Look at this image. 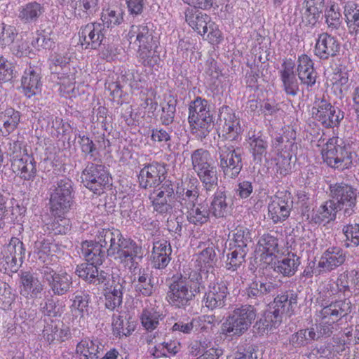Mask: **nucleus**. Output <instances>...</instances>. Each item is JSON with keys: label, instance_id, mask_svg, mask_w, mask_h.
Instances as JSON below:
<instances>
[{"label": "nucleus", "instance_id": "nucleus-47", "mask_svg": "<svg viewBox=\"0 0 359 359\" xmlns=\"http://www.w3.org/2000/svg\"><path fill=\"white\" fill-rule=\"evenodd\" d=\"M300 264L299 257L294 254H288L287 256L276 263L274 270L285 276H293Z\"/></svg>", "mask_w": 359, "mask_h": 359}, {"label": "nucleus", "instance_id": "nucleus-59", "mask_svg": "<svg viewBox=\"0 0 359 359\" xmlns=\"http://www.w3.org/2000/svg\"><path fill=\"white\" fill-rule=\"evenodd\" d=\"M234 248L248 252V243L251 241L250 231L243 226H238L233 234Z\"/></svg>", "mask_w": 359, "mask_h": 359}, {"label": "nucleus", "instance_id": "nucleus-37", "mask_svg": "<svg viewBox=\"0 0 359 359\" xmlns=\"http://www.w3.org/2000/svg\"><path fill=\"white\" fill-rule=\"evenodd\" d=\"M185 20L189 25L201 35H204L208 32L210 17L192 8H187L184 12Z\"/></svg>", "mask_w": 359, "mask_h": 359}, {"label": "nucleus", "instance_id": "nucleus-60", "mask_svg": "<svg viewBox=\"0 0 359 359\" xmlns=\"http://www.w3.org/2000/svg\"><path fill=\"white\" fill-rule=\"evenodd\" d=\"M248 252L233 248L227 256L226 267L228 270L234 271L245 262Z\"/></svg>", "mask_w": 359, "mask_h": 359}, {"label": "nucleus", "instance_id": "nucleus-52", "mask_svg": "<svg viewBox=\"0 0 359 359\" xmlns=\"http://www.w3.org/2000/svg\"><path fill=\"white\" fill-rule=\"evenodd\" d=\"M229 208L226 195L222 191L216 192L209 208L210 214L216 218H222L228 215Z\"/></svg>", "mask_w": 359, "mask_h": 359}, {"label": "nucleus", "instance_id": "nucleus-19", "mask_svg": "<svg viewBox=\"0 0 359 359\" xmlns=\"http://www.w3.org/2000/svg\"><path fill=\"white\" fill-rule=\"evenodd\" d=\"M346 260V255L342 249L338 247H332L326 250L320 257L313 273L320 275L330 272Z\"/></svg>", "mask_w": 359, "mask_h": 359}, {"label": "nucleus", "instance_id": "nucleus-17", "mask_svg": "<svg viewBox=\"0 0 359 359\" xmlns=\"http://www.w3.org/2000/svg\"><path fill=\"white\" fill-rule=\"evenodd\" d=\"M105 28L101 22H91L82 26L79 32V43L86 49L98 48L104 38Z\"/></svg>", "mask_w": 359, "mask_h": 359}, {"label": "nucleus", "instance_id": "nucleus-26", "mask_svg": "<svg viewBox=\"0 0 359 359\" xmlns=\"http://www.w3.org/2000/svg\"><path fill=\"white\" fill-rule=\"evenodd\" d=\"M165 170L163 165L158 163H152L141 169L138 175L141 187L147 189L160 184Z\"/></svg>", "mask_w": 359, "mask_h": 359}, {"label": "nucleus", "instance_id": "nucleus-56", "mask_svg": "<svg viewBox=\"0 0 359 359\" xmlns=\"http://www.w3.org/2000/svg\"><path fill=\"white\" fill-rule=\"evenodd\" d=\"M276 287V284L267 280L265 281H254L247 289L246 293L249 297H257L274 292Z\"/></svg>", "mask_w": 359, "mask_h": 359}, {"label": "nucleus", "instance_id": "nucleus-23", "mask_svg": "<svg viewBox=\"0 0 359 359\" xmlns=\"http://www.w3.org/2000/svg\"><path fill=\"white\" fill-rule=\"evenodd\" d=\"M295 63L292 59L285 60L281 65L279 76L283 90L287 95L295 97L299 92V85L294 74Z\"/></svg>", "mask_w": 359, "mask_h": 359}, {"label": "nucleus", "instance_id": "nucleus-16", "mask_svg": "<svg viewBox=\"0 0 359 359\" xmlns=\"http://www.w3.org/2000/svg\"><path fill=\"white\" fill-rule=\"evenodd\" d=\"M219 120L222 126V136L228 140H237L243 132L240 118L231 108L223 106L219 109Z\"/></svg>", "mask_w": 359, "mask_h": 359}, {"label": "nucleus", "instance_id": "nucleus-20", "mask_svg": "<svg viewBox=\"0 0 359 359\" xmlns=\"http://www.w3.org/2000/svg\"><path fill=\"white\" fill-rule=\"evenodd\" d=\"M278 240L269 233L262 235L258 240L255 258L264 264H269L278 252Z\"/></svg>", "mask_w": 359, "mask_h": 359}, {"label": "nucleus", "instance_id": "nucleus-39", "mask_svg": "<svg viewBox=\"0 0 359 359\" xmlns=\"http://www.w3.org/2000/svg\"><path fill=\"white\" fill-rule=\"evenodd\" d=\"M271 153V156L266 157V162L277 174L285 176L291 170V155L287 151Z\"/></svg>", "mask_w": 359, "mask_h": 359}, {"label": "nucleus", "instance_id": "nucleus-31", "mask_svg": "<svg viewBox=\"0 0 359 359\" xmlns=\"http://www.w3.org/2000/svg\"><path fill=\"white\" fill-rule=\"evenodd\" d=\"M297 66V72L301 83L308 88L315 85L317 73L311 58L305 54H302L298 57Z\"/></svg>", "mask_w": 359, "mask_h": 359}, {"label": "nucleus", "instance_id": "nucleus-5", "mask_svg": "<svg viewBox=\"0 0 359 359\" xmlns=\"http://www.w3.org/2000/svg\"><path fill=\"white\" fill-rule=\"evenodd\" d=\"M191 165L207 191H213L218 185L217 168L210 152L204 149L194 150L191 154Z\"/></svg>", "mask_w": 359, "mask_h": 359}, {"label": "nucleus", "instance_id": "nucleus-11", "mask_svg": "<svg viewBox=\"0 0 359 359\" xmlns=\"http://www.w3.org/2000/svg\"><path fill=\"white\" fill-rule=\"evenodd\" d=\"M69 57L66 53H55L50 60V68L53 73L58 75L60 89L66 93H69L74 89L77 69L70 68Z\"/></svg>", "mask_w": 359, "mask_h": 359}, {"label": "nucleus", "instance_id": "nucleus-4", "mask_svg": "<svg viewBox=\"0 0 359 359\" xmlns=\"http://www.w3.org/2000/svg\"><path fill=\"white\" fill-rule=\"evenodd\" d=\"M188 121L191 133L198 139L209 134L213 127V118L205 99L198 97L190 102Z\"/></svg>", "mask_w": 359, "mask_h": 359}, {"label": "nucleus", "instance_id": "nucleus-1", "mask_svg": "<svg viewBox=\"0 0 359 359\" xmlns=\"http://www.w3.org/2000/svg\"><path fill=\"white\" fill-rule=\"evenodd\" d=\"M321 306V309L316 313V320L319 323L312 325L310 327L301 330L293 334L291 341L294 346H304L312 341L330 337L333 332L334 323L351 311V302L347 299L336 301Z\"/></svg>", "mask_w": 359, "mask_h": 359}, {"label": "nucleus", "instance_id": "nucleus-7", "mask_svg": "<svg viewBox=\"0 0 359 359\" xmlns=\"http://www.w3.org/2000/svg\"><path fill=\"white\" fill-rule=\"evenodd\" d=\"M297 304V296L283 294L277 296L273 301L270 310L264 313V319L261 318L257 323L259 329H268L276 327L281 321L282 315L290 316Z\"/></svg>", "mask_w": 359, "mask_h": 359}, {"label": "nucleus", "instance_id": "nucleus-46", "mask_svg": "<svg viewBox=\"0 0 359 359\" xmlns=\"http://www.w3.org/2000/svg\"><path fill=\"white\" fill-rule=\"evenodd\" d=\"M7 251L9 255H6L5 259L9 268L15 266L18 259L22 260L25 253L22 242L15 237L11 239L7 246Z\"/></svg>", "mask_w": 359, "mask_h": 359}, {"label": "nucleus", "instance_id": "nucleus-54", "mask_svg": "<svg viewBox=\"0 0 359 359\" xmlns=\"http://www.w3.org/2000/svg\"><path fill=\"white\" fill-rule=\"evenodd\" d=\"M71 301L72 304L70 306L72 313L75 316L81 318L88 314V306L90 302V296L83 292L75 294Z\"/></svg>", "mask_w": 359, "mask_h": 359}, {"label": "nucleus", "instance_id": "nucleus-41", "mask_svg": "<svg viewBox=\"0 0 359 359\" xmlns=\"http://www.w3.org/2000/svg\"><path fill=\"white\" fill-rule=\"evenodd\" d=\"M82 255L88 262L102 264L106 257L105 250L99 244L95 239V242L85 241L81 245Z\"/></svg>", "mask_w": 359, "mask_h": 359}, {"label": "nucleus", "instance_id": "nucleus-12", "mask_svg": "<svg viewBox=\"0 0 359 359\" xmlns=\"http://www.w3.org/2000/svg\"><path fill=\"white\" fill-rule=\"evenodd\" d=\"M83 185L94 194H100L111 185V177L106 168L100 164L90 163L81 175Z\"/></svg>", "mask_w": 359, "mask_h": 359}, {"label": "nucleus", "instance_id": "nucleus-14", "mask_svg": "<svg viewBox=\"0 0 359 359\" xmlns=\"http://www.w3.org/2000/svg\"><path fill=\"white\" fill-rule=\"evenodd\" d=\"M312 117L325 128H334L339 124L344 115L341 111L325 100H316L311 109Z\"/></svg>", "mask_w": 359, "mask_h": 359}, {"label": "nucleus", "instance_id": "nucleus-15", "mask_svg": "<svg viewBox=\"0 0 359 359\" xmlns=\"http://www.w3.org/2000/svg\"><path fill=\"white\" fill-rule=\"evenodd\" d=\"M57 265L43 266L42 273L46 281L55 295L61 296L66 294L72 285V278L65 271L57 272Z\"/></svg>", "mask_w": 359, "mask_h": 359}, {"label": "nucleus", "instance_id": "nucleus-34", "mask_svg": "<svg viewBox=\"0 0 359 359\" xmlns=\"http://www.w3.org/2000/svg\"><path fill=\"white\" fill-rule=\"evenodd\" d=\"M247 142L249 145V151L252 154L253 161L256 163H261L262 162L263 157H269L271 156V151L267 154L266 149L268 148V142L265 137L260 134V133H254L252 135L249 136L247 140Z\"/></svg>", "mask_w": 359, "mask_h": 359}, {"label": "nucleus", "instance_id": "nucleus-3", "mask_svg": "<svg viewBox=\"0 0 359 359\" xmlns=\"http://www.w3.org/2000/svg\"><path fill=\"white\" fill-rule=\"evenodd\" d=\"M126 38L134 47H137L139 61L147 67H154L160 58L155 48L153 32L147 25H133Z\"/></svg>", "mask_w": 359, "mask_h": 359}, {"label": "nucleus", "instance_id": "nucleus-55", "mask_svg": "<svg viewBox=\"0 0 359 359\" xmlns=\"http://www.w3.org/2000/svg\"><path fill=\"white\" fill-rule=\"evenodd\" d=\"M105 306L113 311L121 306L123 299L122 286L116 285L107 288L104 292Z\"/></svg>", "mask_w": 359, "mask_h": 359}, {"label": "nucleus", "instance_id": "nucleus-57", "mask_svg": "<svg viewBox=\"0 0 359 359\" xmlns=\"http://www.w3.org/2000/svg\"><path fill=\"white\" fill-rule=\"evenodd\" d=\"M180 350V343L177 341H169L159 343L154 346L153 355L156 358L174 355Z\"/></svg>", "mask_w": 359, "mask_h": 359}, {"label": "nucleus", "instance_id": "nucleus-40", "mask_svg": "<svg viewBox=\"0 0 359 359\" xmlns=\"http://www.w3.org/2000/svg\"><path fill=\"white\" fill-rule=\"evenodd\" d=\"M21 118L20 112L12 107H7L0 112V131L4 136L12 133L18 126Z\"/></svg>", "mask_w": 359, "mask_h": 359}, {"label": "nucleus", "instance_id": "nucleus-9", "mask_svg": "<svg viewBox=\"0 0 359 359\" xmlns=\"http://www.w3.org/2000/svg\"><path fill=\"white\" fill-rule=\"evenodd\" d=\"M74 191L71 180L63 177L51 189L50 205L51 214H67L73 205Z\"/></svg>", "mask_w": 359, "mask_h": 359}, {"label": "nucleus", "instance_id": "nucleus-10", "mask_svg": "<svg viewBox=\"0 0 359 359\" xmlns=\"http://www.w3.org/2000/svg\"><path fill=\"white\" fill-rule=\"evenodd\" d=\"M323 161L330 167L339 170L348 168L352 164V154L346 147L339 144V138H330L321 150Z\"/></svg>", "mask_w": 359, "mask_h": 359}, {"label": "nucleus", "instance_id": "nucleus-50", "mask_svg": "<svg viewBox=\"0 0 359 359\" xmlns=\"http://www.w3.org/2000/svg\"><path fill=\"white\" fill-rule=\"evenodd\" d=\"M216 261L215 250L212 247H208L198 254L196 261V266L198 270H203L208 273L211 271L214 273Z\"/></svg>", "mask_w": 359, "mask_h": 359}, {"label": "nucleus", "instance_id": "nucleus-27", "mask_svg": "<svg viewBox=\"0 0 359 359\" xmlns=\"http://www.w3.org/2000/svg\"><path fill=\"white\" fill-rule=\"evenodd\" d=\"M41 73L38 67L29 66L24 71L21 79V87L25 96L29 98L41 92Z\"/></svg>", "mask_w": 359, "mask_h": 359}, {"label": "nucleus", "instance_id": "nucleus-61", "mask_svg": "<svg viewBox=\"0 0 359 359\" xmlns=\"http://www.w3.org/2000/svg\"><path fill=\"white\" fill-rule=\"evenodd\" d=\"M306 9L302 15V26L312 28L318 21L322 8L318 6H306Z\"/></svg>", "mask_w": 359, "mask_h": 359}, {"label": "nucleus", "instance_id": "nucleus-22", "mask_svg": "<svg viewBox=\"0 0 359 359\" xmlns=\"http://www.w3.org/2000/svg\"><path fill=\"white\" fill-rule=\"evenodd\" d=\"M340 50V43L337 38L327 34H319L316 40L314 53L320 60H327L336 56Z\"/></svg>", "mask_w": 359, "mask_h": 359}, {"label": "nucleus", "instance_id": "nucleus-48", "mask_svg": "<svg viewBox=\"0 0 359 359\" xmlns=\"http://www.w3.org/2000/svg\"><path fill=\"white\" fill-rule=\"evenodd\" d=\"M192 271L188 277V279L184 280L187 283L188 287L191 288L196 293L200 292V287H205V282H212L215 279V273H208L203 270Z\"/></svg>", "mask_w": 359, "mask_h": 359}, {"label": "nucleus", "instance_id": "nucleus-30", "mask_svg": "<svg viewBox=\"0 0 359 359\" xmlns=\"http://www.w3.org/2000/svg\"><path fill=\"white\" fill-rule=\"evenodd\" d=\"M93 262H87L76 267V273L81 278L95 285L104 284L109 278V275L106 272L101 271L99 272L97 266Z\"/></svg>", "mask_w": 359, "mask_h": 359}, {"label": "nucleus", "instance_id": "nucleus-8", "mask_svg": "<svg viewBox=\"0 0 359 359\" xmlns=\"http://www.w3.org/2000/svg\"><path fill=\"white\" fill-rule=\"evenodd\" d=\"M216 151L218 166L225 178H236L243 168L242 157L238 149L229 143L219 142Z\"/></svg>", "mask_w": 359, "mask_h": 359}, {"label": "nucleus", "instance_id": "nucleus-44", "mask_svg": "<svg viewBox=\"0 0 359 359\" xmlns=\"http://www.w3.org/2000/svg\"><path fill=\"white\" fill-rule=\"evenodd\" d=\"M34 252L37 253L39 259L44 266H52L57 265L58 257L52 253L51 243L44 238L37 240L34 243Z\"/></svg>", "mask_w": 359, "mask_h": 359}, {"label": "nucleus", "instance_id": "nucleus-21", "mask_svg": "<svg viewBox=\"0 0 359 359\" xmlns=\"http://www.w3.org/2000/svg\"><path fill=\"white\" fill-rule=\"evenodd\" d=\"M11 168L13 171L21 179L33 181L36 175V163L32 156L24 154L21 156L13 157Z\"/></svg>", "mask_w": 359, "mask_h": 359}, {"label": "nucleus", "instance_id": "nucleus-62", "mask_svg": "<svg viewBox=\"0 0 359 359\" xmlns=\"http://www.w3.org/2000/svg\"><path fill=\"white\" fill-rule=\"evenodd\" d=\"M297 244L299 245L301 251H305L306 253L312 252L316 247V235L309 230L304 231Z\"/></svg>", "mask_w": 359, "mask_h": 359}, {"label": "nucleus", "instance_id": "nucleus-2", "mask_svg": "<svg viewBox=\"0 0 359 359\" xmlns=\"http://www.w3.org/2000/svg\"><path fill=\"white\" fill-rule=\"evenodd\" d=\"M95 238L107 255L114 257L124 265L130 264V269L133 266L134 269L137 268L135 259L140 258L138 255L141 248L133 241L125 238L118 229H102L98 231Z\"/></svg>", "mask_w": 359, "mask_h": 359}, {"label": "nucleus", "instance_id": "nucleus-43", "mask_svg": "<svg viewBox=\"0 0 359 359\" xmlns=\"http://www.w3.org/2000/svg\"><path fill=\"white\" fill-rule=\"evenodd\" d=\"M67 214H52L53 218L43 225L45 232L50 235L66 234L71 227L70 220Z\"/></svg>", "mask_w": 359, "mask_h": 359}, {"label": "nucleus", "instance_id": "nucleus-24", "mask_svg": "<svg viewBox=\"0 0 359 359\" xmlns=\"http://www.w3.org/2000/svg\"><path fill=\"white\" fill-rule=\"evenodd\" d=\"M194 293L196 292L191 288L188 287L187 283L181 278L171 284L167 297L171 304L180 308L188 304Z\"/></svg>", "mask_w": 359, "mask_h": 359}, {"label": "nucleus", "instance_id": "nucleus-45", "mask_svg": "<svg viewBox=\"0 0 359 359\" xmlns=\"http://www.w3.org/2000/svg\"><path fill=\"white\" fill-rule=\"evenodd\" d=\"M339 210L334 201H326L320 205L312 215V219L315 223L329 222L335 219L336 213Z\"/></svg>", "mask_w": 359, "mask_h": 359}, {"label": "nucleus", "instance_id": "nucleus-28", "mask_svg": "<svg viewBox=\"0 0 359 359\" xmlns=\"http://www.w3.org/2000/svg\"><path fill=\"white\" fill-rule=\"evenodd\" d=\"M151 198L155 211L161 214L169 212L172 208L174 198L172 184L165 182Z\"/></svg>", "mask_w": 359, "mask_h": 359}, {"label": "nucleus", "instance_id": "nucleus-18", "mask_svg": "<svg viewBox=\"0 0 359 359\" xmlns=\"http://www.w3.org/2000/svg\"><path fill=\"white\" fill-rule=\"evenodd\" d=\"M291 203L290 194L286 192H278L271 198L268 215L273 223L282 222L290 216Z\"/></svg>", "mask_w": 359, "mask_h": 359}, {"label": "nucleus", "instance_id": "nucleus-38", "mask_svg": "<svg viewBox=\"0 0 359 359\" xmlns=\"http://www.w3.org/2000/svg\"><path fill=\"white\" fill-rule=\"evenodd\" d=\"M198 185V180L193 179L190 180L189 184L182 191L180 189L177 191V201L180 203L182 208L187 210L191 207L198 203L199 190Z\"/></svg>", "mask_w": 359, "mask_h": 359}, {"label": "nucleus", "instance_id": "nucleus-36", "mask_svg": "<svg viewBox=\"0 0 359 359\" xmlns=\"http://www.w3.org/2000/svg\"><path fill=\"white\" fill-rule=\"evenodd\" d=\"M135 263V266H137L135 269H134V266L130 269V264L125 265L133 273L132 282L135 291L143 296H150L153 292V285L151 283V278L144 269L138 268V264L136 261Z\"/></svg>", "mask_w": 359, "mask_h": 359}, {"label": "nucleus", "instance_id": "nucleus-64", "mask_svg": "<svg viewBox=\"0 0 359 359\" xmlns=\"http://www.w3.org/2000/svg\"><path fill=\"white\" fill-rule=\"evenodd\" d=\"M325 22L331 30L337 29L341 22V14L334 5L325 11Z\"/></svg>", "mask_w": 359, "mask_h": 359}, {"label": "nucleus", "instance_id": "nucleus-25", "mask_svg": "<svg viewBox=\"0 0 359 359\" xmlns=\"http://www.w3.org/2000/svg\"><path fill=\"white\" fill-rule=\"evenodd\" d=\"M228 294V289L226 283L220 281L217 283H210L208 290L203 299V302L208 309L213 310L224 306L225 299Z\"/></svg>", "mask_w": 359, "mask_h": 359}, {"label": "nucleus", "instance_id": "nucleus-49", "mask_svg": "<svg viewBox=\"0 0 359 359\" xmlns=\"http://www.w3.org/2000/svg\"><path fill=\"white\" fill-rule=\"evenodd\" d=\"M188 221L195 225H201L206 223L210 218V210L208 205L198 203L186 212Z\"/></svg>", "mask_w": 359, "mask_h": 359}, {"label": "nucleus", "instance_id": "nucleus-51", "mask_svg": "<svg viewBox=\"0 0 359 359\" xmlns=\"http://www.w3.org/2000/svg\"><path fill=\"white\" fill-rule=\"evenodd\" d=\"M163 318L162 313L157 311L155 307L144 308L140 316L141 323L147 331L155 330Z\"/></svg>", "mask_w": 359, "mask_h": 359}, {"label": "nucleus", "instance_id": "nucleus-13", "mask_svg": "<svg viewBox=\"0 0 359 359\" xmlns=\"http://www.w3.org/2000/svg\"><path fill=\"white\" fill-rule=\"evenodd\" d=\"M331 201H334L337 208L344 209L345 214L350 215L356 205L358 191L344 183H335L330 185Z\"/></svg>", "mask_w": 359, "mask_h": 359}, {"label": "nucleus", "instance_id": "nucleus-53", "mask_svg": "<svg viewBox=\"0 0 359 359\" xmlns=\"http://www.w3.org/2000/svg\"><path fill=\"white\" fill-rule=\"evenodd\" d=\"M102 0H73L71 2V11L75 15H81V13L87 15H93L99 8Z\"/></svg>", "mask_w": 359, "mask_h": 359}, {"label": "nucleus", "instance_id": "nucleus-32", "mask_svg": "<svg viewBox=\"0 0 359 359\" xmlns=\"http://www.w3.org/2000/svg\"><path fill=\"white\" fill-rule=\"evenodd\" d=\"M103 352V345L97 338L82 339L76 346L80 359H98Z\"/></svg>", "mask_w": 359, "mask_h": 359}, {"label": "nucleus", "instance_id": "nucleus-29", "mask_svg": "<svg viewBox=\"0 0 359 359\" xmlns=\"http://www.w3.org/2000/svg\"><path fill=\"white\" fill-rule=\"evenodd\" d=\"M172 248L170 243L165 239H159L153 242L151 255V262L155 269H165L170 262Z\"/></svg>", "mask_w": 359, "mask_h": 359}, {"label": "nucleus", "instance_id": "nucleus-6", "mask_svg": "<svg viewBox=\"0 0 359 359\" xmlns=\"http://www.w3.org/2000/svg\"><path fill=\"white\" fill-rule=\"evenodd\" d=\"M257 316L255 308L242 306L229 314L221 327V333L226 337H238L250 327Z\"/></svg>", "mask_w": 359, "mask_h": 359}, {"label": "nucleus", "instance_id": "nucleus-58", "mask_svg": "<svg viewBox=\"0 0 359 359\" xmlns=\"http://www.w3.org/2000/svg\"><path fill=\"white\" fill-rule=\"evenodd\" d=\"M101 20L104 26L113 27L119 25L123 21V13L119 8L114 9L109 8L103 11Z\"/></svg>", "mask_w": 359, "mask_h": 359}, {"label": "nucleus", "instance_id": "nucleus-33", "mask_svg": "<svg viewBox=\"0 0 359 359\" xmlns=\"http://www.w3.org/2000/svg\"><path fill=\"white\" fill-rule=\"evenodd\" d=\"M20 283V294L27 299L37 298L43 290L39 279L29 272L22 273Z\"/></svg>", "mask_w": 359, "mask_h": 359}, {"label": "nucleus", "instance_id": "nucleus-42", "mask_svg": "<svg viewBox=\"0 0 359 359\" xmlns=\"http://www.w3.org/2000/svg\"><path fill=\"white\" fill-rule=\"evenodd\" d=\"M71 337L70 329L65 325L59 327L55 322L48 323L43 330V337L49 344L54 341H65Z\"/></svg>", "mask_w": 359, "mask_h": 359}, {"label": "nucleus", "instance_id": "nucleus-63", "mask_svg": "<svg viewBox=\"0 0 359 359\" xmlns=\"http://www.w3.org/2000/svg\"><path fill=\"white\" fill-rule=\"evenodd\" d=\"M332 88L336 93L341 95L348 90V74L346 72H335L332 77Z\"/></svg>", "mask_w": 359, "mask_h": 359}, {"label": "nucleus", "instance_id": "nucleus-35", "mask_svg": "<svg viewBox=\"0 0 359 359\" xmlns=\"http://www.w3.org/2000/svg\"><path fill=\"white\" fill-rule=\"evenodd\" d=\"M44 13V7L36 1H31L20 6L18 9V18L25 25L38 22Z\"/></svg>", "mask_w": 359, "mask_h": 359}]
</instances>
